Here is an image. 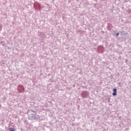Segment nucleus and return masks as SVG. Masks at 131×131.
Returning <instances> with one entry per match:
<instances>
[{
    "label": "nucleus",
    "instance_id": "7ed1b4c3",
    "mask_svg": "<svg viewBox=\"0 0 131 131\" xmlns=\"http://www.w3.org/2000/svg\"><path fill=\"white\" fill-rule=\"evenodd\" d=\"M119 35V33H118L116 34V36H118Z\"/></svg>",
    "mask_w": 131,
    "mask_h": 131
},
{
    "label": "nucleus",
    "instance_id": "f03ea898",
    "mask_svg": "<svg viewBox=\"0 0 131 131\" xmlns=\"http://www.w3.org/2000/svg\"><path fill=\"white\" fill-rule=\"evenodd\" d=\"M9 130H11V131H15V129L14 128H9Z\"/></svg>",
    "mask_w": 131,
    "mask_h": 131
},
{
    "label": "nucleus",
    "instance_id": "f257e3e1",
    "mask_svg": "<svg viewBox=\"0 0 131 131\" xmlns=\"http://www.w3.org/2000/svg\"><path fill=\"white\" fill-rule=\"evenodd\" d=\"M113 96H116L117 93V89L116 88H115L113 90Z\"/></svg>",
    "mask_w": 131,
    "mask_h": 131
}]
</instances>
